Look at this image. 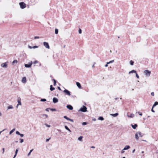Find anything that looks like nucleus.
<instances>
[{
  "label": "nucleus",
  "instance_id": "f8f14e48",
  "mask_svg": "<svg viewBox=\"0 0 158 158\" xmlns=\"http://www.w3.org/2000/svg\"><path fill=\"white\" fill-rule=\"evenodd\" d=\"M53 102L54 103H57L58 102V99L56 98H54L53 99Z\"/></svg>",
  "mask_w": 158,
  "mask_h": 158
},
{
  "label": "nucleus",
  "instance_id": "a211bd4d",
  "mask_svg": "<svg viewBox=\"0 0 158 158\" xmlns=\"http://www.w3.org/2000/svg\"><path fill=\"white\" fill-rule=\"evenodd\" d=\"M83 137L82 136H81L80 137H79L78 138V140L80 141H82V139H83Z\"/></svg>",
  "mask_w": 158,
  "mask_h": 158
},
{
  "label": "nucleus",
  "instance_id": "f704fd0d",
  "mask_svg": "<svg viewBox=\"0 0 158 158\" xmlns=\"http://www.w3.org/2000/svg\"><path fill=\"white\" fill-rule=\"evenodd\" d=\"M53 81H54V85H55L56 83V81L55 79H53Z\"/></svg>",
  "mask_w": 158,
  "mask_h": 158
},
{
  "label": "nucleus",
  "instance_id": "5fc2aeb1",
  "mask_svg": "<svg viewBox=\"0 0 158 158\" xmlns=\"http://www.w3.org/2000/svg\"><path fill=\"white\" fill-rule=\"evenodd\" d=\"M95 63H94V64L92 65V67L93 68H94V67H95V66H94V65H95Z\"/></svg>",
  "mask_w": 158,
  "mask_h": 158
},
{
  "label": "nucleus",
  "instance_id": "7c9ffc66",
  "mask_svg": "<svg viewBox=\"0 0 158 158\" xmlns=\"http://www.w3.org/2000/svg\"><path fill=\"white\" fill-rule=\"evenodd\" d=\"M58 32V30L56 28L55 29V33L56 34H57Z\"/></svg>",
  "mask_w": 158,
  "mask_h": 158
},
{
  "label": "nucleus",
  "instance_id": "2f4dec72",
  "mask_svg": "<svg viewBox=\"0 0 158 158\" xmlns=\"http://www.w3.org/2000/svg\"><path fill=\"white\" fill-rule=\"evenodd\" d=\"M134 63V62L132 60H131L130 61V64L131 65H133Z\"/></svg>",
  "mask_w": 158,
  "mask_h": 158
},
{
  "label": "nucleus",
  "instance_id": "f257e3e1",
  "mask_svg": "<svg viewBox=\"0 0 158 158\" xmlns=\"http://www.w3.org/2000/svg\"><path fill=\"white\" fill-rule=\"evenodd\" d=\"M142 136L143 135L142 133L139 131L137 132L135 134V138L137 140H138L139 137H142Z\"/></svg>",
  "mask_w": 158,
  "mask_h": 158
},
{
  "label": "nucleus",
  "instance_id": "20e7f679",
  "mask_svg": "<svg viewBox=\"0 0 158 158\" xmlns=\"http://www.w3.org/2000/svg\"><path fill=\"white\" fill-rule=\"evenodd\" d=\"M20 7L22 9H24L26 7V5L23 2H21L19 3Z\"/></svg>",
  "mask_w": 158,
  "mask_h": 158
},
{
  "label": "nucleus",
  "instance_id": "bf43d9fd",
  "mask_svg": "<svg viewBox=\"0 0 158 158\" xmlns=\"http://www.w3.org/2000/svg\"><path fill=\"white\" fill-rule=\"evenodd\" d=\"M58 88L59 89V90H61V89H60V88L59 87H58Z\"/></svg>",
  "mask_w": 158,
  "mask_h": 158
},
{
  "label": "nucleus",
  "instance_id": "6e6552de",
  "mask_svg": "<svg viewBox=\"0 0 158 158\" xmlns=\"http://www.w3.org/2000/svg\"><path fill=\"white\" fill-rule=\"evenodd\" d=\"M32 62L31 61L28 64H25V66L26 68H29L32 65Z\"/></svg>",
  "mask_w": 158,
  "mask_h": 158
},
{
  "label": "nucleus",
  "instance_id": "1a4fd4ad",
  "mask_svg": "<svg viewBox=\"0 0 158 158\" xmlns=\"http://www.w3.org/2000/svg\"><path fill=\"white\" fill-rule=\"evenodd\" d=\"M22 82L23 84H25L27 82V78L26 77H24L22 78Z\"/></svg>",
  "mask_w": 158,
  "mask_h": 158
},
{
  "label": "nucleus",
  "instance_id": "3c124183",
  "mask_svg": "<svg viewBox=\"0 0 158 158\" xmlns=\"http://www.w3.org/2000/svg\"><path fill=\"white\" fill-rule=\"evenodd\" d=\"M28 48H30V49H32V47H31V46H29H29H28Z\"/></svg>",
  "mask_w": 158,
  "mask_h": 158
},
{
  "label": "nucleus",
  "instance_id": "b1692460",
  "mask_svg": "<svg viewBox=\"0 0 158 158\" xmlns=\"http://www.w3.org/2000/svg\"><path fill=\"white\" fill-rule=\"evenodd\" d=\"M98 119L99 120H101V121H103L104 120V118H103L102 117H101V116H100V117H99L98 118Z\"/></svg>",
  "mask_w": 158,
  "mask_h": 158
},
{
  "label": "nucleus",
  "instance_id": "6ab92c4d",
  "mask_svg": "<svg viewBox=\"0 0 158 158\" xmlns=\"http://www.w3.org/2000/svg\"><path fill=\"white\" fill-rule=\"evenodd\" d=\"M18 104H17V105H20V106L22 105V103H21V102L20 99L18 100Z\"/></svg>",
  "mask_w": 158,
  "mask_h": 158
},
{
  "label": "nucleus",
  "instance_id": "4468645a",
  "mask_svg": "<svg viewBox=\"0 0 158 158\" xmlns=\"http://www.w3.org/2000/svg\"><path fill=\"white\" fill-rule=\"evenodd\" d=\"M67 107L70 110H72L73 109V107L70 105H68L67 106Z\"/></svg>",
  "mask_w": 158,
  "mask_h": 158
},
{
  "label": "nucleus",
  "instance_id": "58836bf2",
  "mask_svg": "<svg viewBox=\"0 0 158 158\" xmlns=\"http://www.w3.org/2000/svg\"><path fill=\"white\" fill-rule=\"evenodd\" d=\"M82 125H85L87 124V123L86 122H83L82 123Z\"/></svg>",
  "mask_w": 158,
  "mask_h": 158
},
{
  "label": "nucleus",
  "instance_id": "473e14b6",
  "mask_svg": "<svg viewBox=\"0 0 158 158\" xmlns=\"http://www.w3.org/2000/svg\"><path fill=\"white\" fill-rule=\"evenodd\" d=\"M40 101L41 102H45L46 101V100L45 99H41L40 100Z\"/></svg>",
  "mask_w": 158,
  "mask_h": 158
},
{
  "label": "nucleus",
  "instance_id": "69168bd1",
  "mask_svg": "<svg viewBox=\"0 0 158 158\" xmlns=\"http://www.w3.org/2000/svg\"><path fill=\"white\" fill-rule=\"evenodd\" d=\"M135 149H134V150L132 151V153H134V152H135Z\"/></svg>",
  "mask_w": 158,
  "mask_h": 158
},
{
  "label": "nucleus",
  "instance_id": "7ed1b4c3",
  "mask_svg": "<svg viewBox=\"0 0 158 158\" xmlns=\"http://www.w3.org/2000/svg\"><path fill=\"white\" fill-rule=\"evenodd\" d=\"M87 111L86 107L84 106H83V107H81L79 110V111H81L82 112H86Z\"/></svg>",
  "mask_w": 158,
  "mask_h": 158
},
{
  "label": "nucleus",
  "instance_id": "0e129e2a",
  "mask_svg": "<svg viewBox=\"0 0 158 158\" xmlns=\"http://www.w3.org/2000/svg\"><path fill=\"white\" fill-rule=\"evenodd\" d=\"M93 121H96V119H95V118H94V119H93Z\"/></svg>",
  "mask_w": 158,
  "mask_h": 158
},
{
  "label": "nucleus",
  "instance_id": "dca6fc26",
  "mask_svg": "<svg viewBox=\"0 0 158 158\" xmlns=\"http://www.w3.org/2000/svg\"><path fill=\"white\" fill-rule=\"evenodd\" d=\"M118 113H116L114 114H110V115L114 117H116L118 115Z\"/></svg>",
  "mask_w": 158,
  "mask_h": 158
},
{
  "label": "nucleus",
  "instance_id": "a19ab883",
  "mask_svg": "<svg viewBox=\"0 0 158 158\" xmlns=\"http://www.w3.org/2000/svg\"><path fill=\"white\" fill-rule=\"evenodd\" d=\"M52 111H55L56 110V109L54 108H52L50 109Z\"/></svg>",
  "mask_w": 158,
  "mask_h": 158
},
{
  "label": "nucleus",
  "instance_id": "c03bdc74",
  "mask_svg": "<svg viewBox=\"0 0 158 158\" xmlns=\"http://www.w3.org/2000/svg\"><path fill=\"white\" fill-rule=\"evenodd\" d=\"M16 134L18 135H19V134H20V133L18 131H16Z\"/></svg>",
  "mask_w": 158,
  "mask_h": 158
},
{
  "label": "nucleus",
  "instance_id": "603ef678",
  "mask_svg": "<svg viewBox=\"0 0 158 158\" xmlns=\"http://www.w3.org/2000/svg\"><path fill=\"white\" fill-rule=\"evenodd\" d=\"M151 111L152 112H155V111L154 110H153V108H152V110H151Z\"/></svg>",
  "mask_w": 158,
  "mask_h": 158
},
{
  "label": "nucleus",
  "instance_id": "39448f33",
  "mask_svg": "<svg viewBox=\"0 0 158 158\" xmlns=\"http://www.w3.org/2000/svg\"><path fill=\"white\" fill-rule=\"evenodd\" d=\"M43 44L44 46L46 48L48 49L50 48V47L48 43L46 42H44L43 43Z\"/></svg>",
  "mask_w": 158,
  "mask_h": 158
},
{
  "label": "nucleus",
  "instance_id": "f03ea898",
  "mask_svg": "<svg viewBox=\"0 0 158 158\" xmlns=\"http://www.w3.org/2000/svg\"><path fill=\"white\" fill-rule=\"evenodd\" d=\"M151 73V71L148 70H145L144 71V74H145V76L147 77H150Z\"/></svg>",
  "mask_w": 158,
  "mask_h": 158
},
{
  "label": "nucleus",
  "instance_id": "338daca9",
  "mask_svg": "<svg viewBox=\"0 0 158 158\" xmlns=\"http://www.w3.org/2000/svg\"><path fill=\"white\" fill-rule=\"evenodd\" d=\"M144 152V151H142V152H141V153H143Z\"/></svg>",
  "mask_w": 158,
  "mask_h": 158
},
{
  "label": "nucleus",
  "instance_id": "a18cd8bd",
  "mask_svg": "<svg viewBox=\"0 0 158 158\" xmlns=\"http://www.w3.org/2000/svg\"><path fill=\"white\" fill-rule=\"evenodd\" d=\"M18 151V149H17L16 150L15 152V154H17Z\"/></svg>",
  "mask_w": 158,
  "mask_h": 158
},
{
  "label": "nucleus",
  "instance_id": "ddd939ff",
  "mask_svg": "<svg viewBox=\"0 0 158 158\" xmlns=\"http://www.w3.org/2000/svg\"><path fill=\"white\" fill-rule=\"evenodd\" d=\"M130 147L129 145H126V146L125 147L123 148V150H127L128 149L130 148Z\"/></svg>",
  "mask_w": 158,
  "mask_h": 158
},
{
  "label": "nucleus",
  "instance_id": "a878e982",
  "mask_svg": "<svg viewBox=\"0 0 158 158\" xmlns=\"http://www.w3.org/2000/svg\"><path fill=\"white\" fill-rule=\"evenodd\" d=\"M13 107L12 105H11L10 106H8L7 107V109H13Z\"/></svg>",
  "mask_w": 158,
  "mask_h": 158
},
{
  "label": "nucleus",
  "instance_id": "9d476101",
  "mask_svg": "<svg viewBox=\"0 0 158 158\" xmlns=\"http://www.w3.org/2000/svg\"><path fill=\"white\" fill-rule=\"evenodd\" d=\"M64 118H65V119H66V120H69L72 122H73V120L69 118H68L67 116H64Z\"/></svg>",
  "mask_w": 158,
  "mask_h": 158
},
{
  "label": "nucleus",
  "instance_id": "c9c22d12",
  "mask_svg": "<svg viewBox=\"0 0 158 158\" xmlns=\"http://www.w3.org/2000/svg\"><path fill=\"white\" fill-rule=\"evenodd\" d=\"M136 113H138L140 116H142V114L140 112H136Z\"/></svg>",
  "mask_w": 158,
  "mask_h": 158
},
{
  "label": "nucleus",
  "instance_id": "774afa93",
  "mask_svg": "<svg viewBox=\"0 0 158 158\" xmlns=\"http://www.w3.org/2000/svg\"><path fill=\"white\" fill-rule=\"evenodd\" d=\"M123 158H125V157H123Z\"/></svg>",
  "mask_w": 158,
  "mask_h": 158
},
{
  "label": "nucleus",
  "instance_id": "cd10ccee",
  "mask_svg": "<svg viewBox=\"0 0 158 158\" xmlns=\"http://www.w3.org/2000/svg\"><path fill=\"white\" fill-rule=\"evenodd\" d=\"M33 149L31 150H30L29 152L27 154L28 156L30 155L31 153L32 152V151H33Z\"/></svg>",
  "mask_w": 158,
  "mask_h": 158
},
{
  "label": "nucleus",
  "instance_id": "e2e57ef3",
  "mask_svg": "<svg viewBox=\"0 0 158 158\" xmlns=\"http://www.w3.org/2000/svg\"><path fill=\"white\" fill-rule=\"evenodd\" d=\"M2 150H3V153L4 152V148H3L2 149Z\"/></svg>",
  "mask_w": 158,
  "mask_h": 158
},
{
  "label": "nucleus",
  "instance_id": "4be33fe9",
  "mask_svg": "<svg viewBox=\"0 0 158 158\" xmlns=\"http://www.w3.org/2000/svg\"><path fill=\"white\" fill-rule=\"evenodd\" d=\"M50 90L51 91H53V90L55 89V88L54 87H52V85H51L50 86Z\"/></svg>",
  "mask_w": 158,
  "mask_h": 158
},
{
  "label": "nucleus",
  "instance_id": "2eb2a0df",
  "mask_svg": "<svg viewBox=\"0 0 158 158\" xmlns=\"http://www.w3.org/2000/svg\"><path fill=\"white\" fill-rule=\"evenodd\" d=\"M76 85L79 88V89H81V85L78 82H76Z\"/></svg>",
  "mask_w": 158,
  "mask_h": 158
},
{
  "label": "nucleus",
  "instance_id": "79ce46f5",
  "mask_svg": "<svg viewBox=\"0 0 158 158\" xmlns=\"http://www.w3.org/2000/svg\"><path fill=\"white\" fill-rule=\"evenodd\" d=\"M45 125L47 127H50V126L47 124H45Z\"/></svg>",
  "mask_w": 158,
  "mask_h": 158
},
{
  "label": "nucleus",
  "instance_id": "864d4df0",
  "mask_svg": "<svg viewBox=\"0 0 158 158\" xmlns=\"http://www.w3.org/2000/svg\"><path fill=\"white\" fill-rule=\"evenodd\" d=\"M50 139V138L47 139L46 140V142H47L49 141V140Z\"/></svg>",
  "mask_w": 158,
  "mask_h": 158
},
{
  "label": "nucleus",
  "instance_id": "0eeeda50",
  "mask_svg": "<svg viewBox=\"0 0 158 158\" xmlns=\"http://www.w3.org/2000/svg\"><path fill=\"white\" fill-rule=\"evenodd\" d=\"M64 92L66 95L68 96H70L71 95L70 92L66 89H65L64 90Z\"/></svg>",
  "mask_w": 158,
  "mask_h": 158
},
{
  "label": "nucleus",
  "instance_id": "49530a36",
  "mask_svg": "<svg viewBox=\"0 0 158 158\" xmlns=\"http://www.w3.org/2000/svg\"><path fill=\"white\" fill-rule=\"evenodd\" d=\"M151 95L152 96H154V93L153 92H152L151 93Z\"/></svg>",
  "mask_w": 158,
  "mask_h": 158
},
{
  "label": "nucleus",
  "instance_id": "72a5a7b5",
  "mask_svg": "<svg viewBox=\"0 0 158 158\" xmlns=\"http://www.w3.org/2000/svg\"><path fill=\"white\" fill-rule=\"evenodd\" d=\"M79 33V34H81L82 32L81 30V29H79L78 31Z\"/></svg>",
  "mask_w": 158,
  "mask_h": 158
},
{
  "label": "nucleus",
  "instance_id": "f3484780",
  "mask_svg": "<svg viewBox=\"0 0 158 158\" xmlns=\"http://www.w3.org/2000/svg\"><path fill=\"white\" fill-rule=\"evenodd\" d=\"M131 126L133 129H135L137 127V125L136 124H135L134 125L131 124Z\"/></svg>",
  "mask_w": 158,
  "mask_h": 158
},
{
  "label": "nucleus",
  "instance_id": "6e6d98bb",
  "mask_svg": "<svg viewBox=\"0 0 158 158\" xmlns=\"http://www.w3.org/2000/svg\"><path fill=\"white\" fill-rule=\"evenodd\" d=\"M91 148L94 149V148H95V147L94 146H92L91 147Z\"/></svg>",
  "mask_w": 158,
  "mask_h": 158
},
{
  "label": "nucleus",
  "instance_id": "09e8293b",
  "mask_svg": "<svg viewBox=\"0 0 158 158\" xmlns=\"http://www.w3.org/2000/svg\"><path fill=\"white\" fill-rule=\"evenodd\" d=\"M39 36H35L34 37L35 39H39Z\"/></svg>",
  "mask_w": 158,
  "mask_h": 158
},
{
  "label": "nucleus",
  "instance_id": "8fccbe9b",
  "mask_svg": "<svg viewBox=\"0 0 158 158\" xmlns=\"http://www.w3.org/2000/svg\"><path fill=\"white\" fill-rule=\"evenodd\" d=\"M19 135H20L21 137H23V136H24L23 134H21L20 133V134H19Z\"/></svg>",
  "mask_w": 158,
  "mask_h": 158
},
{
  "label": "nucleus",
  "instance_id": "37998d69",
  "mask_svg": "<svg viewBox=\"0 0 158 158\" xmlns=\"http://www.w3.org/2000/svg\"><path fill=\"white\" fill-rule=\"evenodd\" d=\"M38 63V62L37 60H35V61H34L33 62V63L34 64H36L37 63Z\"/></svg>",
  "mask_w": 158,
  "mask_h": 158
},
{
  "label": "nucleus",
  "instance_id": "4d7b16f0",
  "mask_svg": "<svg viewBox=\"0 0 158 158\" xmlns=\"http://www.w3.org/2000/svg\"><path fill=\"white\" fill-rule=\"evenodd\" d=\"M108 64H107L106 63V64L105 65V67H108Z\"/></svg>",
  "mask_w": 158,
  "mask_h": 158
},
{
  "label": "nucleus",
  "instance_id": "13d9d810",
  "mask_svg": "<svg viewBox=\"0 0 158 158\" xmlns=\"http://www.w3.org/2000/svg\"><path fill=\"white\" fill-rule=\"evenodd\" d=\"M46 111H49V109L48 108H47L46 109Z\"/></svg>",
  "mask_w": 158,
  "mask_h": 158
},
{
  "label": "nucleus",
  "instance_id": "de8ad7c7",
  "mask_svg": "<svg viewBox=\"0 0 158 158\" xmlns=\"http://www.w3.org/2000/svg\"><path fill=\"white\" fill-rule=\"evenodd\" d=\"M124 150H123V149L121 151V152L122 153H123L124 152Z\"/></svg>",
  "mask_w": 158,
  "mask_h": 158
},
{
  "label": "nucleus",
  "instance_id": "c85d7f7f",
  "mask_svg": "<svg viewBox=\"0 0 158 158\" xmlns=\"http://www.w3.org/2000/svg\"><path fill=\"white\" fill-rule=\"evenodd\" d=\"M18 62V61L17 60H14L13 62H12V64H17Z\"/></svg>",
  "mask_w": 158,
  "mask_h": 158
},
{
  "label": "nucleus",
  "instance_id": "412c9836",
  "mask_svg": "<svg viewBox=\"0 0 158 158\" xmlns=\"http://www.w3.org/2000/svg\"><path fill=\"white\" fill-rule=\"evenodd\" d=\"M64 127L65 129L67 130L68 131L70 132H71V130L69 129L66 126H64Z\"/></svg>",
  "mask_w": 158,
  "mask_h": 158
},
{
  "label": "nucleus",
  "instance_id": "e433bc0d",
  "mask_svg": "<svg viewBox=\"0 0 158 158\" xmlns=\"http://www.w3.org/2000/svg\"><path fill=\"white\" fill-rule=\"evenodd\" d=\"M20 143H22L23 142V139H20Z\"/></svg>",
  "mask_w": 158,
  "mask_h": 158
},
{
  "label": "nucleus",
  "instance_id": "9b49d317",
  "mask_svg": "<svg viewBox=\"0 0 158 158\" xmlns=\"http://www.w3.org/2000/svg\"><path fill=\"white\" fill-rule=\"evenodd\" d=\"M127 116L128 117L130 118H133L134 117V114L132 113L130 114V115H129L128 113H127Z\"/></svg>",
  "mask_w": 158,
  "mask_h": 158
},
{
  "label": "nucleus",
  "instance_id": "5701e85b",
  "mask_svg": "<svg viewBox=\"0 0 158 158\" xmlns=\"http://www.w3.org/2000/svg\"><path fill=\"white\" fill-rule=\"evenodd\" d=\"M43 117L45 118H48V116L47 114H44L43 115Z\"/></svg>",
  "mask_w": 158,
  "mask_h": 158
},
{
  "label": "nucleus",
  "instance_id": "423d86ee",
  "mask_svg": "<svg viewBox=\"0 0 158 158\" xmlns=\"http://www.w3.org/2000/svg\"><path fill=\"white\" fill-rule=\"evenodd\" d=\"M7 62H5L1 64V66L4 68H7Z\"/></svg>",
  "mask_w": 158,
  "mask_h": 158
},
{
  "label": "nucleus",
  "instance_id": "aec40b11",
  "mask_svg": "<svg viewBox=\"0 0 158 158\" xmlns=\"http://www.w3.org/2000/svg\"><path fill=\"white\" fill-rule=\"evenodd\" d=\"M158 105V102H155L154 104L152 106V108H153V107L155 106H156Z\"/></svg>",
  "mask_w": 158,
  "mask_h": 158
},
{
  "label": "nucleus",
  "instance_id": "680f3d73",
  "mask_svg": "<svg viewBox=\"0 0 158 158\" xmlns=\"http://www.w3.org/2000/svg\"><path fill=\"white\" fill-rule=\"evenodd\" d=\"M19 105H17L16 106V108H18V106H19Z\"/></svg>",
  "mask_w": 158,
  "mask_h": 158
},
{
  "label": "nucleus",
  "instance_id": "bb28decb",
  "mask_svg": "<svg viewBox=\"0 0 158 158\" xmlns=\"http://www.w3.org/2000/svg\"><path fill=\"white\" fill-rule=\"evenodd\" d=\"M136 73V71H135V70H132L131 71L129 72V73L130 74L131 73Z\"/></svg>",
  "mask_w": 158,
  "mask_h": 158
},
{
  "label": "nucleus",
  "instance_id": "052dcab7",
  "mask_svg": "<svg viewBox=\"0 0 158 158\" xmlns=\"http://www.w3.org/2000/svg\"><path fill=\"white\" fill-rule=\"evenodd\" d=\"M16 155H17V154H15V155H14V158H15V157L16 156Z\"/></svg>",
  "mask_w": 158,
  "mask_h": 158
},
{
  "label": "nucleus",
  "instance_id": "393cba45",
  "mask_svg": "<svg viewBox=\"0 0 158 158\" xmlns=\"http://www.w3.org/2000/svg\"><path fill=\"white\" fill-rule=\"evenodd\" d=\"M15 130V128L11 130L9 132V134L10 135Z\"/></svg>",
  "mask_w": 158,
  "mask_h": 158
},
{
  "label": "nucleus",
  "instance_id": "c756f323",
  "mask_svg": "<svg viewBox=\"0 0 158 158\" xmlns=\"http://www.w3.org/2000/svg\"><path fill=\"white\" fill-rule=\"evenodd\" d=\"M114 60H110L109 62H107V64H110L114 62Z\"/></svg>",
  "mask_w": 158,
  "mask_h": 158
},
{
  "label": "nucleus",
  "instance_id": "ea45409f",
  "mask_svg": "<svg viewBox=\"0 0 158 158\" xmlns=\"http://www.w3.org/2000/svg\"><path fill=\"white\" fill-rule=\"evenodd\" d=\"M38 47V46H34L32 47V48H37Z\"/></svg>",
  "mask_w": 158,
  "mask_h": 158
},
{
  "label": "nucleus",
  "instance_id": "4c0bfd02",
  "mask_svg": "<svg viewBox=\"0 0 158 158\" xmlns=\"http://www.w3.org/2000/svg\"><path fill=\"white\" fill-rule=\"evenodd\" d=\"M135 74H136V76L137 77V78L138 79H139V77L138 75L136 73H135Z\"/></svg>",
  "mask_w": 158,
  "mask_h": 158
}]
</instances>
